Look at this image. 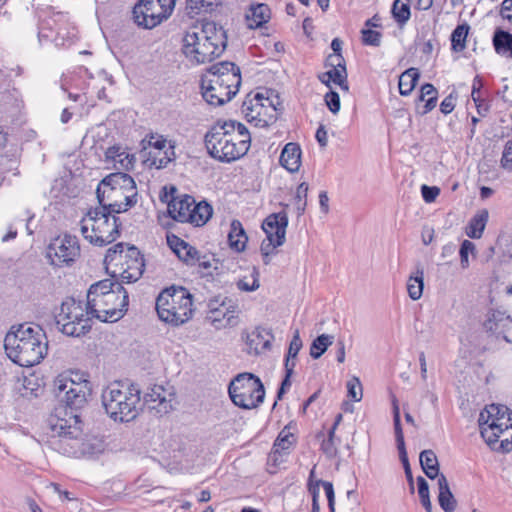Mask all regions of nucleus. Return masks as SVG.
I'll list each match as a JSON object with an SVG mask.
<instances>
[{"instance_id":"nucleus-1","label":"nucleus","mask_w":512,"mask_h":512,"mask_svg":"<svg viewBox=\"0 0 512 512\" xmlns=\"http://www.w3.org/2000/svg\"><path fill=\"white\" fill-rule=\"evenodd\" d=\"M128 303V292L121 283L104 279L88 289L86 309L73 298L64 301L56 324L64 334L79 337L91 329V317L102 322L118 321L127 311Z\"/></svg>"},{"instance_id":"nucleus-2","label":"nucleus","mask_w":512,"mask_h":512,"mask_svg":"<svg viewBox=\"0 0 512 512\" xmlns=\"http://www.w3.org/2000/svg\"><path fill=\"white\" fill-rule=\"evenodd\" d=\"M59 395L64 392L62 400L65 407L55 409L48 418L50 430V446L67 456H78L81 453L82 429L80 415L77 413L87 402L86 385L76 383L74 379H62L58 382Z\"/></svg>"},{"instance_id":"nucleus-3","label":"nucleus","mask_w":512,"mask_h":512,"mask_svg":"<svg viewBox=\"0 0 512 512\" xmlns=\"http://www.w3.org/2000/svg\"><path fill=\"white\" fill-rule=\"evenodd\" d=\"M226 47V31L213 21L198 22L185 32L182 39V52L194 64L211 62Z\"/></svg>"},{"instance_id":"nucleus-4","label":"nucleus","mask_w":512,"mask_h":512,"mask_svg":"<svg viewBox=\"0 0 512 512\" xmlns=\"http://www.w3.org/2000/svg\"><path fill=\"white\" fill-rule=\"evenodd\" d=\"M125 212L122 204H99L81 219V234L91 244L103 247L120 236L122 222L116 214Z\"/></svg>"},{"instance_id":"nucleus-5","label":"nucleus","mask_w":512,"mask_h":512,"mask_svg":"<svg viewBox=\"0 0 512 512\" xmlns=\"http://www.w3.org/2000/svg\"><path fill=\"white\" fill-rule=\"evenodd\" d=\"M241 84L240 68L233 62L223 61L208 68L201 79L204 100L212 106L229 102L238 92Z\"/></svg>"},{"instance_id":"nucleus-6","label":"nucleus","mask_w":512,"mask_h":512,"mask_svg":"<svg viewBox=\"0 0 512 512\" xmlns=\"http://www.w3.org/2000/svg\"><path fill=\"white\" fill-rule=\"evenodd\" d=\"M107 415L116 422H130L142 408L141 390L128 381L110 383L101 395Z\"/></svg>"},{"instance_id":"nucleus-7","label":"nucleus","mask_w":512,"mask_h":512,"mask_svg":"<svg viewBox=\"0 0 512 512\" xmlns=\"http://www.w3.org/2000/svg\"><path fill=\"white\" fill-rule=\"evenodd\" d=\"M235 125L234 121L218 122L206 133L205 146L211 157L231 162L247 153L248 146L235 133Z\"/></svg>"},{"instance_id":"nucleus-8","label":"nucleus","mask_w":512,"mask_h":512,"mask_svg":"<svg viewBox=\"0 0 512 512\" xmlns=\"http://www.w3.org/2000/svg\"><path fill=\"white\" fill-rule=\"evenodd\" d=\"M104 265L112 278L120 276L122 281H137L143 274L145 263L138 248L130 246L124 251V243H117L107 250Z\"/></svg>"},{"instance_id":"nucleus-9","label":"nucleus","mask_w":512,"mask_h":512,"mask_svg":"<svg viewBox=\"0 0 512 512\" xmlns=\"http://www.w3.org/2000/svg\"><path fill=\"white\" fill-rule=\"evenodd\" d=\"M156 311L162 321L174 326L182 325L192 317V295L181 286L166 288L156 299Z\"/></svg>"},{"instance_id":"nucleus-10","label":"nucleus","mask_w":512,"mask_h":512,"mask_svg":"<svg viewBox=\"0 0 512 512\" xmlns=\"http://www.w3.org/2000/svg\"><path fill=\"white\" fill-rule=\"evenodd\" d=\"M137 195L134 179L123 172L109 174L99 183L96 190L99 204H122L125 211L136 205Z\"/></svg>"},{"instance_id":"nucleus-11","label":"nucleus","mask_w":512,"mask_h":512,"mask_svg":"<svg viewBox=\"0 0 512 512\" xmlns=\"http://www.w3.org/2000/svg\"><path fill=\"white\" fill-rule=\"evenodd\" d=\"M478 423L482 438L495 449L499 438L512 429V412L504 405L491 404L480 412Z\"/></svg>"},{"instance_id":"nucleus-12","label":"nucleus","mask_w":512,"mask_h":512,"mask_svg":"<svg viewBox=\"0 0 512 512\" xmlns=\"http://www.w3.org/2000/svg\"><path fill=\"white\" fill-rule=\"evenodd\" d=\"M4 348L11 352H46L48 339L39 326L20 324L12 326L4 338Z\"/></svg>"},{"instance_id":"nucleus-13","label":"nucleus","mask_w":512,"mask_h":512,"mask_svg":"<svg viewBox=\"0 0 512 512\" xmlns=\"http://www.w3.org/2000/svg\"><path fill=\"white\" fill-rule=\"evenodd\" d=\"M287 226L288 217L285 212L272 213L262 222L261 228L266 238L261 243L260 251L266 265L269 264V256L275 249L284 244Z\"/></svg>"},{"instance_id":"nucleus-14","label":"nucleus","mask_w":512,"mask_h":512,"mask_svg":"<svg viewBox=\"0 0 512 512\" xmlns=\"http://www.w3.org/2000/svg\"><path fill=\"white\" fill-rule=\"evenodd\" d=\"M229 396L232 402L244 409L256 408V378L252 373L238 374L229 384Z\"/></svg>"},{"instance_id":"nucleus-15","label":"nucleus","mask_w":512,"mask_h":512,"mask_svg":"<svg viewBox=\"0 0 512 512\" xmlns=\"http://www.w3.org/2000/svg\"><path fill=\"white\" fill-rule=\"evenodd\" d=\"M80 255V246L75 236L64 235L51 241L47 248V257L57 267L72 264Z\"/></svg>"},{"instance_id":"nucleus-16","label":"nucleus","mask_w":512,"mask_h":512,"mask_svg":"<svg viewBox=\"0 0 512 512\" xmlns=\"http://www.w3.org/2000/svg\"><path fill=\"white\" fill-rule=\"evenodd\" d=\"M134 22L145 29H152L168 16L155 0H138L133 8Z\"/></svg>"},{"instance_id":"nucleus-17","label":"nucleus","mask_w":512,"mask_h":512,"mask_svg":"<svg viewBox=\"0 0 512 512\" xmlns=\"http://www.w3.org/2000/svg\"><path fill=\"white\" fill-rule=\"evenodd\" d=\"M208 319L216 329L233 327L238 323V315L235 308L227 305L225 301L220 304L218 300H210L208 303Z\"/></svg>"},{"instance_id":"nucleus-18","label":"nucleus","mask_w":512,"mask_h":512,"mask_svg":"<svg viewBox=\"0 0 512 512\" xmlns=\"http://www.w3.org/2000/svg\"><path fill=\"white\" fill-rule=\"evenodd\" d=\"M173 394L162 385H153L144 393V403L155 411L156 416H163L172 410Z\"/></svg>"},{"instance_id":"nucleus-19","label":"nucleus","mask_w":512,"mask_h":512,"mask_svg":"<svg viewBox=\"0 0 512 512\" xmlns=\"http://www.w3.org/2000/svg\"><path fill=\"white\" fill-rule=\"evenodd\" d=\"M393 422H394V432H395V439H396L397 449L399 452V457L403 464L405 476L409 483L410 492L414 493V480H413V475H412L411 467H410L407 452H406L404 435H403V430H402L401 420H400V411H399V407L397 404H394V406H393Z\"/></svg>"},{"instance_id":"nucleus-20","label":"nucleus","mask_w":512,"mask_h":512,"mask_svg":"<svg viewBox=\"0 0 512 512\" xmlns=\"http://www.w3.org/2000/svg\"><path fill=\"white\" fill-rule=\"evenodd\" d=\"M483 326L487 332L496 335V337L502 336L504 340L508 341L505 333L512 329V318L504 312L490 310L487 313V318L484 321Z\"/></svg>"},{"instance_id":"nucleus-21","label":"nucleus","mask_w":512,"mask_h":512,"mask_svg":"<svg viewBox=\"0 0 512 512\" xmlns=\"http://www.w3.org/2000/svg\"><path fill=\"white\" fill-rule=\"evenodd\" d=\"M194 203L195 200L190 195L173 197L168 203V213L178 222L189 223Z\"/></svg>"},{"instance_id":"nucleus-22","label":"nucleus","mask_w":512,"mask_h":512,"mask_svg":"<svg viewBox=\"0 0 512 512\" xmlns=\"http://www.w3.org/2000/svg\"><path fill=\"white\" fill-rule=\"evenodd\" d=\"M106 159L111 161L116 169L129 171L136 161L135 156L120 146L109 147L105 153Z\"/></svg>"},{"instance_id":"nucleus-23","label":"nucleus","mask_w":512,"mask_h":512,"mask_svg":"<svg viewBox=\"0 0 512 512\" xmlns=\"http://www.w3.org/2000/svg\"><path fill=\"white\" fill-rule=\"evenodd\" d=\"M280 164L289 172L295 173L301 166V149L296 143H287L280 155Z\"/></svg>"},{"instance_id":"nucleus-24","label":"nucleus","mask_w":512,"mask_h":512,"mask_svg":"<svg viewBox=\"0 0 512 512\" xmlns=\"http://www.w3.org/2000/svg\"><path fill=\"white\" fill-rule=\"evenodd\" d=\"M281 105L278 94H273L268 104L258 106V126L268 127L275 123L278 116V107Z\"/></svg>"},{"instance_id":"nucleus-25","label":"nucleus","mask_w":512,"mask_h":512,"mask_svg":"<svg viewBox=\"0 0 512 512\" xmlns=\"http://www.w3.org/2000/svg\"><path fill=\"white\" fill-rule=\"evenodd\" d=\"M319 80L321 83L325 84L327 87L331 88V82L338 85L341 90L348 92V74L346 67H335L329 68L328 71L319 75Z\"/></svg>"},{"instance_id":"nucleus-26","label":"nucleus","mask_w":512,"mask_h":512,"mask_svg":"<svg viewBox=\"0 0 512 512\" xmlns=\"http://www.w3.org/2000/svg\"><path fill=\"white\" fill-rule=\"evenodd\" d=\"M39 385L37 383H33L27 377H24L22 380L18 379L13 386V397L15 401L23 400H32L33 398L38 397Z\"/></svg>"},{"instance_id":"nucleus-27","label":"nucleus","mask_w":512,"mask_h":512,"mask_svg":"<svg viewBox=\"0 0 512 512\" xmlns=\"http://www.w3.org/2000/svg\"><path fill=\"white\" fill-rule=\"evenodd\" d=\"M438 488H439L438 501H439L440 507L445 512H453L456 509L457 502L450 490L448 481L443 474H441L438 477Z\"/></svg>"},{"instance_id":"nucleus-28","label":"nucleus","mask_w":512,"mask_h":512,"mask_svg":"<svg viewBox=\"0 0 512 512\" xmlns=\"http://www.w3.org/2000/svg\"><path fill=\"white\" fill-rule=\"evenodd\" d=\"M167 243L169 246L177 247V245L181 246V249L185 250L184 257L182 261L190 266L196 265L197 261L200 260V253L199 251L183 239L179 238L178 236L172 234L167 235Z\"/></svg>"},{"instance_id":"nucleus-29","label":"nucleus","mask_w":512,"mask_h":512,"mask_svg":"<svg viewBox=\"0 0 512 512\" xmlns=\"http://www.w3.org/2000/svg\"><path fill=\"white\" fill-rule=\"evenodd\" d=\"M424 288V269L419 264L415 271L410 275L407 281L408 295L412 300H418L423 294Z\"/></svg>"},{"instance_id":"nucleus-30","label":"nucleus","mask_w":512,"mask_h":512,"mask_svg":"<svg viewBox=\"0 0 512 512\" xmlns=\"http://www.w3.org/2000/svg\"><path fill=\"white\" fill-rule=\"evenodd\" d=\"M247 236L242 227V224L238 220H233L231 228L228 233L229 245L232 249L237 252H241L245 249L247 243Z\"/></svg>"},{"instance_id":"nucleus-31","label":"nucleus","mask_w":512,"mask_h":512,"mask_svg":"<svg viewBox=\"0 0 512 512\" xmlns=\"http://www.w3.org/2000/svg\"><path fill=\"white\" fill-rule=\"evenodd\" d=\"M420 465L426 476L430 479L439 477V463L433 450H423L419 456Z\"/></svg>"},{"instance_id":"nucleus-32","label":"nucleus","mask_w":512,"mask_h":512,"mask_svg":"<svg viewBox=\"0 0 512 512\" xmlns=\"http://www.w3.org/2000/svg\"><path fill=\"white\" fill-rule=\"evenodd\" d=\"M489 218V212L487 209L479 210L469 221L467 227V235L473 239H479L485 229Z\"/></svg>"},{"instance_id":"nucleus-33","label":"nucleus","mask_w":512,"mask_h":512,"mask_svg":"<svg viewBox=\"0 0 512 512\" xmlns=\"http://www.w3.org/2000/svg\"><path fill=\"white\" fill-rule=\"evenodd\" d=\"M493 44L498 54L512 58V34L497 30L493 36Z\"/></svg>"},{"instance_id":"nucleus-34","label":"nucleus","mask_w":512,"mask_h":512,"mask_svg":"<svg viewBox=\"0 0 512 512\" xmlns=\"http://www.w3.org/2000/svg\"><path fill=\"white\" fill-rule=\"evenodd\" d=\"M391 13L399 27H403L411 16L410 0H395L392 4Z\"/></svg>"},{"instance_id":"nucleus-35","label":"nucleus","mask_w":512,"mask_h":512,"mask_svg":"<svg viewBox=\"0 0 512 512\" xmlns=\"http://www.w3.org/2000/svg\"><path fill=\"white\" fill-rule=\"evenodd\" d=\"M420 74L418 69L409 68L399 77V92L403 96L409 95L414 89Z\"/></svg>"},{"instance_id":"nucleus-36","label":"nucleus","mask_w":512,"mask_h":512,"mask_svg":"<svg viewBox=\"0 0 512 512\" xmlns=\"http://www.w3.org/2000/svg\"><path fill=\"white\" fill-rule=\"evenodd\" d=\"M212 212L213 209L207 202H195L189 223L195 226H202L210 219Z\"/></svg>"},{"instance_id":"nucleus-37","label":"nucleus","mask_w":512,"mask_h":512,"mask_svg":"<svg viewBox=\"0 0 512 512\" xmlns=\"http://www.w3.org/2000/svg\"><path fill=\"white\" fill-rule=\"evenodd\" d=\"M317 438H322L320 448L326 457L329 459L336 457L338 450L335 438V427L329 429L326 437L323 432H320L317 434Z\"/></svg>"},{"instance_id":"nucleus-38","label":"nucleus","mask_w":512,"mask_h":512,"mask_svg":"<svg viewBox=\"0 0 512 512\" xmlns=\"http://www.w3.org/2000/svg\"><path fill=\"white\" fill-rule=\"evenodd\" d=\"M469 32L468 24L458 25L451 34V46L455 52H461L466 48V38Z\"/></svg>"},{"instance_id":"nucleus-39","label":"nucleus","mask_w":512,"mask_h":512,"mask_svg":"<svg viewBox=\"0 0 512 512\" xmlns=\"http://www.w3.org/2000/svg\"><path fill=\"white\" fill-rule=\"evenodd\" d=\"M8 358L21 367L30 368L41 363L47 354H6Z\"/></svg>"},{"instance_id":"nucleus-40","label":"nucleus","mask_w":512,"mask_h":512,"mask_svg":"<svg viewBox=\"0 0 512 512\" xmlns=\"http://www.w3.org/2000/svg\"><path fill=\"white\" fill-rule=\"evenodd\" d=\"M294 442L295 436L285 427L275 440L273 449L286 454Z\"/></svg>"},{"instance_id":"nucleus-41","label":"nucleus","mask_w":512,"mask_h":512,"mask_svg":"<svg viewBox=\"0 0 512 512\" xmlns=\"http://www.w3.org/2000/svg\"><path fill=\"white\" fill-rule=\"evenodd\" d=\"M220 4V0H189V8L197 14L210 13Z\"/></svg>"},{"instance_id":"nucleus-42","label":"nucleus","mask_w":512,"mask_h":512,"mask_svg":"<svg viewBox=\"0 0 512 512\" xmlns=\"http://www.w3.org/2000/svg\"><path fill=\"white\" fill-rule=\"evenodd\" d=\"M308 188V184L306 182H302L296 189L295 207L298 216H301L305 212L307 206Z\"/></svg>"},{"instance_id":"nucleus-43","label":"nucleus","mask_w":512,"mask_h":512,"mask_svg":"<svg viewBox=\"0 0 512 512\" xmlns=\"http://www.w3.org/2000/svg\"><path fill=\"white\" fill-rule=\"evenodd\" d=\"M422 92L424 95H429V97L425 101L423 111L421 112V114H427L428 112L435 108L437 104L438 92L436 88L430 83H426L422 86Z\"/></svg>"},{"instance_id":"nucleus-44","label":"nucleus","mask_w":512,"mask_h":512,"mask_svg":"<svg viewBox=\"0 0 512 512\" xmlns=\"http://www.w3.org/2000/svg\"><path fill=\"white\" fill-rule=\"evenodd\" d=\"M417 485H418V494H419L421 504L423 505V507L425 508V510L427 512H431L432 504L430 501L429 486H428L427 481L422 476H418L417 477Z\"/></svg>"},{"instance_id":"nucleus-45","label":"nucleus","mask_w":512,"mask_h":512,"mask_svg":"<svg viewBox=\"0 0 512 512\" xmlns=\"http://www.w3.org/2000/svg\"><path fill=\"white\" fill-rule=\"evenodd\" d=\"M347 394L355 402H359L362 399L363 389L358 377L354 376L347 382Z\"/></svg>"},{"instance_id":"nucleus-46","label":"nucleus","mask_w":512,"mask_h":512,"mask_svg":"<svg viewBox=\"0 0 512 512\" xmlns=\"http://www.w3.org/2000/svg\"><path fill=\"white\" fill-rule=\"evenodd\" d=\"M334 342V336L329 334L319 335L311 344L310 352H326Z\"/></svg>"},{"instance_id":"nucleus-47","label":"nucleus","mask_w":512,"mask_h":512,"mask_svg":"<svg viewBox=\"0 0 512 512\" xmlns=\"http://www.w3.org/2000/svg\"><path fill=\"white\" fill-rule=\"evenodd\" d=\"M285 453L273 449L267 457V471L270 474H275L277 472L278 466L284 461Z\"/></svg>"},{"instance_id":"nucleus-48","label":"nucleus","mask_w":512,"mask_h":512,"mask_svg":"<svg viewBox=\"0 0 512 512\" xmlns=\"http://www.w3.org/2000/svg\"><path fill=\"white\" fill-rule=\"evenodd\" d=\"M381 33L372 29L362 30V42L365 45L378 47L381 44Z\"/></svg>"},{"instance_id":"nucleus-49","label":"nucleus","mask_w":512,"mask_h":512,"mask_svg":"<svg viewBox=\"0 0 512 512\" xmlns=\"http://www.w3.org/2000/svg\"><path fill=\"white\" fill-rule=\"evenodd\" d=\"M475 250V245L469 240H464L460 246V262L462 268H467L469 265L468 255Z\"/></svg>"},{"instance_id":"nucleus-50","label":"nucleus","mask_w":512,"mask_h":512,"mask_svg":"<svg viewBox=\"0 0 512 512\" xmlns=\"http://www.w3.org/2000/svg\"><path fill=\"white\" fill-rule=\"evenodd\" d=\"M274 341V335L270 329L262 328L258 330V345L264 350L272 349V342Z\"/></svg>"},{"instance_id":"nucleus-51","label":"nucleus","mask_w":512,"mask_h":512,"mask_svg":"<svg viewBox=\"0 0 512 512\" xmlns=\"http://www.w3.org/2000/svg\"><path fill=\"white\" fill-rule=\"evenodd\" d=\"M328 109L336 114L340 110V97L336 91L330 90L324 97Z\"/></svg>"},{"instance_id":"nucleus-52","label":"nucleus","mask_w":512,"mask_h":512,"mask_svg":"<svg viewBox=\"0 0 512 512\" xmlns=\"http://www.w3.org/2000/svg\"><path fill=\"white\" fill-rule=\"evenodd\" d=\"M500 163L502 168L509 171L512 170V139L506 142Z\"/></svg>"},{"instance_id":"nucleus-53","label":"nucleus","mask_w":512,"mask_h":512,"mask_svg":"<svg viewBox=\"0 0 512 512\" xmlns=\"http://www.w3.org/2000/svg\"><path fill=\"white\" fill-rule=\"evenodd\" d=\"M271 18V10L268 5L258 3V30L266 29L265 24Z\"/></svg>"},{"instance_id":"nucleus-54","label":"nucleus","mask_w":512,"mask_h":512,"mask_svg":"<svg viewBox=\"0 0 512 512\" xmlns=\"http://www.w3.org/2000/svg\"><path fill=\"white\" fill-rule=\"evenodd\" d=\"M237 288L241 291H254L256 289V274H255V268H253V272L251 273L250 277H244L242 279H239L237 282Z\"/></svg>"},{"instance_id":"nucleus-55","label":"nucleus","mask_w":512,"mask_h":512,"mask_svg":"<svg viewBox=\"0 0 512 512\" xmlns=\"http://www.w3.org/2000/svg\"><path fill=\"white\" fill-rule=\"evenodd\" d=\"M421 194L426 203H432L440 194V189L436 186L422 185Z\"/></svg>"},{"instance_id":"nucleus-56","label":"nucleus","mask_w":512,"mask_h":512,"mask_svg":"<svg viewBox=\"0 0 512 512\" xmlns=\"http://www.w3.org/2000/svg\"><path fill=\"white\" fill-rule=\"evenodd\" d=\"M170 150V153L165 151L164 155L161 157L154 156L151 165L155 166L157 169L165 168L174 157L173 147H170Z\"/></svg>"},{"instance_id":"nucleus-57","label":"nucleus","mask_w":512,"mask_h":512,"mask_svg":"<svg viewBox=\"0 0 512 512\" xmlns=\"http://www.w3.org/2000/svg\"><path fill=\"white\" fill-rule=\"evenodd\" d=\"M325 67L335 68V67H346L345 59L342 53H332L327 56L325 61Z\"/></svg>"},{"instance_id":"nucleus-58","label":"nucleus","mask_w":512,"mask_h":512,"mask_svg":"<svg viewBox=\"0 0 512 512\" xmlns=\"http://www.w3.org/2000/svg\"><path fill=\"white\" fill-rule=\"evenodd\" d=\"M320 483L322 484V486L324 488V491H325V494H326V497L328 500L329 510H330V512H334L335 511V508H334L335 495H334L333 484L328 481H320Z\"/></svg>"},{"instance_id":"nucleus-59","label":"nucleus","mask_w":512,"mask_h":512,"mask_svg":"<svg viewBox=\"0 0 512 512\" xmlns=\"http://www.w3.org/2000/svg\"><path fill=\"white\" fill-rule=\"evenodd\" d=\"M512 431V429H510ZM506 434H503L499 440L498 443L495 444L496 451L501 452H510L512 450V433L510 436H505Z\"/></svg>"},{"instance_id":"nucleus-60","label":"nucleus","mask_w":512,"mask_h":512,"mask_svg":"<svg viewBox=\"0 0 512 512\" xmlns=\"http://www.w3.org/2000/svg\"><path fill=\"white\" fill-rule=\"evenodd\" d=\"M245 23L249 29H256V4L251 3L245 14Z\"/></svg>"},{"instance_id":"nucleus-61","label":"nucleus","mask_w":512,"mask_h":512,"mask_svg":"<svg viewBox=\"0 0 512 512\" xmlns=\"http://www.w3.org/2000/svg\"><path fill=\"white\" fill-rule=\"evenodd\" d=\"M455 108V97L450 94L443 99L440 104V110L443 114L447 115L451 113Z\"/></svg>"},{"instance_id":"nucleus-62","label":"nucleus","mask_w":512,"mask_h":512,"mask_svg":"<svg viewBox=\"0 0 512 512\" xmlns=\"http://www.w3.org/2000/svg\"><path fill=\"white\" fill-rule=\"evenodd\" d=\"M273 94L278 93L273 89L258 87V106H262V103L268 104V101L270 100Z\"/></svg>"},{"instance_id":"nucleus-63","label":"nucleus","mask_w":512,"mask_h":512,"mask_svg":"<svg viewBox=\"0 0 512 512\" xmlns=\"http://www.w3.org/2000/svg\"><path fill=\"white\" fill-rule=\"evenodd\" d=\"M149 146L157 149L159 153L161 150H163L166 147V139L163 138V136L158 135H150L148 139Z\"/></svg>"},{"instance_id":"nucleus-64","label":"nucleus","mask_w":512,"mask_h":512,"mask_svg":"<svg viewBox=\"0 0 512 512\" xmlns=\"http://www.w3.org/2000/svg\"><path fill=\"white\" fill-rule=\"evenodd\" d=\"M501 16L512 22V0H504L501 5Z\"/></svg>"}]
</instances>
